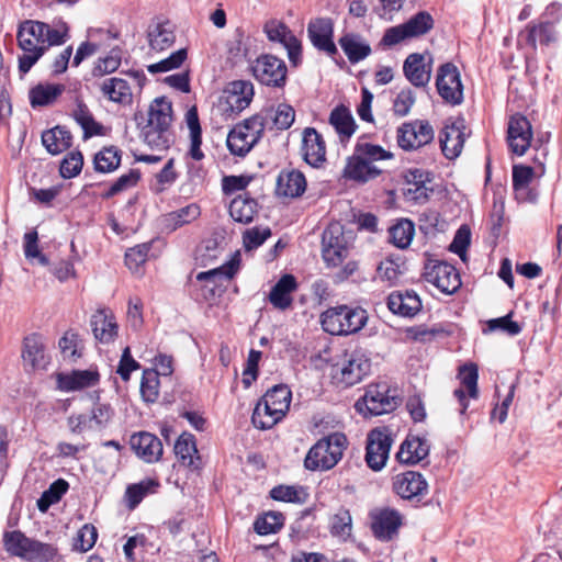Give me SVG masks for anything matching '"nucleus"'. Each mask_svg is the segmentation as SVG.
<instances>
[{"label":"nucleus","instance_id":"6e6d98bb","mask_svg":"<svg viewBox=\"0 0 562 562\" xmlns=\"http://www.w3.org/2000/svg\"><path fill=\"white\" fill-rule=\"evenodd\" d=\"M159 376L155 370L146 369L140 382V394L145 402L155 403L159 396Z\"/></svg>","mask_w":562,"mask_h":562},{"label":"nucleus","instance_id":"3c124183","mask_svg":"<svg viewBox=\"0 0 562 562\" xmlns=\"http://www.w3.org/2000/svg\"><path fill=\"white\" fill-rule=\"evenodd\" d=\"M266 402L277 407L283 414L290 408V403L292 398V392L289 386L284 384L274 385L263 395Z\"/></svg>","mask_w":562,"mask_h":562},{"label":"nucleus","instance_id":"603ef678","mask_svg":"<svg viewBox=\"0 0 562 562\" xmlns=\"http://www.w3.org/2000/svg\"><path fill=\"white\" fill-rule=\"evenodd\" d=\"M74 119L81 126L85 139L101 133L102 125L94 121L92 114L85 104H79L77 106L74 112Z\"/></svg>","mask_w":562,"mask_h":562},{"label":"nucleus","instance_id":"1a4fd4ad","mask_svg":"<svg viewBox=\"0 0 562 562\" xmlns=\"http://www.w3.org/2000/svg\"><path fill=\"white\" fill-rule=\"evenodd\" d=\"M434 139V128L428 121L404 123L397 130V143L404 150L417 149Z\"/></svg>","mask_w":562,"mask_h":562},{"label":"nucleus","instance_id":"5fc2aeb1","mask_svg":"<svg viewBox=\"0 0 562 562\" xmlns=\"http://www.w3.org/2000/svg\"><path fill=\"white\" fill-rule=\"evenodd\" d=\"M284 524V517L281 513L269 512L258 517L254 524V529L258 535H269L279 531Z\"/></svg>","mask_w":562,"mask_h":562},{"label":"nucleus","instance_id":"338daca9","mask_svg":"<svg viewBox=\"0 0 562 562\" xmlns=\"http://www.w3.org/2000/svg\"><path fill=\"white\" fill-rule=\"evenodd\" d=\"M471 243V231L467 225L460 226L457 231L452 243L449 246V250L458 255L460 259L465 262L467 249Z\"/></svg>","mask_w":562,"mask_h":562},{"label":"nucleus","instance_id":"f704fd0d","mask_svg":"<svg viewBox=\"0 0 562 562\" xmlns=\"http://www.w3.org/2000/svg\"><path fill=\"white\" fill-rule=\"evenodd\" d=\"M72 136L63 126H56L42 134V144L52 155H58L71 146Z\"/></svg>","mask_w":562,"mask_h":562},{"label":"nucleus","instance_id":"2f4dec72","mask_svg":"<svg viewBox=\"0 0 562 562\" xmlns=\"http://www.w3.org/2000/svg\"><path fill=\"white\" fill-rule=\"evenodd\" d=\"M22 358L26 366L32 369H44L48 363L45 357V346L42 337L32 334L24 338Z\"/></svg>","mask_w":562,"mask_h":562},{"label":"nucleus","instance_id":"4d7b16f0","mask_svg":"<svg viewBox=\"0 0 562 562\" xmlns=\"http://www.w3.org/2000/svg\"><path fill=\"white\" fill-rule=\"evenodd\" d=\"M353 151L370 165L393 157L392 153L385 150L383 147L364 142H358Z\"/></svg>","mask_w":562,"mask_h":562},{"label":"nucleus","instance_id":"6ab92c4d","mask_svg":"<svg viewBox=\"0 0 562 562\" xmlns=\"http://www.w3.org/2000/svg\"><path fill=\"white\" fill-rule=\"evenodd\" d=\"M334 24L329 18H317L312 20L307 26V34L312 44L327 55L337 54V47L333 41Z\"/></svg>","mask_w":562,"mask_h":562},{"label":"nucleus","instance_id":"864d4df0","mask_svg":"<svg viewBox=\"0 0 562 562\" xmlns=\"http://www.w3.org/2000/svg\"><path fill=\"white\" fill-rule=\"evenodd\" d=\"M200 214L201 211L199 205L195 203H191L177 211L170 212L167 215L166 221L168 222L172 229H176L180 226L193 222L200 216Z\"/></svg>","mask_w":562,"mask_h":562},{"label":"nucleus","instance_id":"bb28decb","mask_svg":"<svg viewBox=\"0 0 562 562\" xmlns=\"http://www.w3.org/2000/svg\"><path fill=\"white\" fill-rule=\"evenodd\" d=\"M297 289V282L294 276L284 274L272 286L269 293V302L273 307L285 311L293 303L292 293Z\"/></svg>","mask_w":562,"mask_h":562},{"label":"nucleus","instance_id":"f3484780","mask_svg":"<svg viewBox=\"0 0 562 562\" xmlns=\"http://www.w3.org/2000/svg\"><path fill=\"white\" fill-rule=\"evenodd\" d=\"M393 490L403 499L419 501L428 490L425 477L416 471H406L393 477Z\"/></svg>","mask_w":562,"mask_h":562},{"label":"nucleus","instance_id":"dca6fc26","mask_svg":"<svg viewBox=\"0 0 562 562\" xmlns=\"http://www.w3.org/2000/svg\"><path fill=\"white\" fill-rule=\"evenodd\" d=\"M432 57L429 54H409L403 65L406 79L416 88L426 87L431 79Z\"/></svg>","mask_w":562,"mask_h":562},{"label":"nucleus","instance_id":"49530a36","mask_svg":"<svg viewBox=\"0 0 562 562\" xmlns=\"http://www.w3.org/2000/svg\"><path fill=\"white\" fill-rule=\"evenodd\" d=\"M31 540L20 530L7 531L3 535V544L7 552L23 560H25L29 552Z\"/></svg>","mask_w":562,"mask_h":562},{"label":"nucleus","instance_id":"b1692460","mask_svg":"<svg viewBox=\"0 0 562 562\" xmlns=\"http://www.w3.org/2000/svg\"><path fill=\"white\" fill-rule=\"evenodd\" d=\"M94 338L101 344L113 342L117 337L119 326L114 315L108 310L97 311L90 319Z\"/></svg>","mask_w":562,"mask_h":562},{"label":"nucleus","instance_id":"4c0bfd02","mask_svg":"<svg viewBox=\"0 0 562 562\" xmlns=\"http://www.w3.org/2000/svg\"><path fill=\"white\" fill-rule=\"evenodd\" d=\"M284 416L285 414H283L277 407L266 402L265 398L262 397L260 402L256 405L251 419L256 427L260 429H270Z\"/></svg>","mask_w":562,"mask_h":562},{"label":"nucleus","instance_id":"5701e85b","mask_svg":"<svg viewBox=\"0 0 562 562\" xmlns=\"http://www.w3.org/2000/svg\"><path fill=\"white\" fill-rule=\"evenodd\" d=\"M44 31L46 23L33 20L22 22L18 31V42L22 50L43 49L46 50L44 43Z\"/></svg>","mask_w":562,"mask_h":562},{"label":"nucleus","instance_id":"2eb2a0df","mask_svg":"<svg viewBox=\"0 0 562 562\" xmlns=\"http://www.w3.org/2000/svg\"><path fill=\"white\" fill-rule=\"evenodd\" d=\"M465 121L462 117L445 124L439 142L446 158L454 159L461 154L465 142Z\"/></svg>","mask_w":562,"mask_h":562},{"label":"nucleus","instance_id":"a211bd4d","mask_svg":"<svg viewBox=\"0 0 562 562\" xmlns=\"http://www.w3.org/2000/svg\"><path fill=\"white\" fill-rule=\"evenodd\" d=\"M507 140L512 151L522 156L530 146L532 138L531 124L527 117L516 114L508 123Z\"/></svg>","mask_w":562,"mask_h":562},{"label":"nucleus","instance_id":"e433bc0d","mask_svg":"<svg viewBox=\"0 0 562 562\" xmlns=\"http://www.w3.org/2000/svg\"><path fill=\"white\" fill-rule=\"evenodd\" d=\"M172 122V104L165 98H156L148 110V122L146 125L170 128Z\"/></svg>","mask_w":562,"mask_h":562},{"label":"nucleus","instance_id":"0eeeda50","mask_svg":"<svg viewBox=\"0 0 562 562\" xmlns=\"http://www.w3.org/2000/svg\"><path fill=\"white\" fill-rule=\"evenodd\" d=\"M436 88L446 103L459 105L463 102V85L460 71L452 63L442 64L438 68Z\"/></svg>","mask_w":562,"mask_h":562},{"label":"nucleus","instance_id":"37998d69","mask_svg":"<svg viewBox=\"0 0 562 562\" xmlns=\"http://www.w3.org/2000/svg\"><path fill=\"white\" fill-rule=\"evenodd\" d=\"M144 142L153 149H168L172 143V132L170 128L145 125L143 128Z\"/></svg>","mask_w":562,"mask_h":562},{"label":"nucleus","instance_id":"bf43d9fd","mask_svg":"<svg viewBox=\"0 0 562 562\" xmlns=\"http://www.w3.org/2000/svg\"><path fill=\"white\" fill-rule=\"evenodd\" d=\"M154 486H158V483L154 480H144L137 484L128 485L125 492L128 508L134 509Z\"/></svg>","mask_w":562,"mask_h":562},{"label":"nucleus","instance_id":"39448f33","mask_svg":"<svg viewBox=\"0 0 562 562\" xmlns=\"http://www.w3.org/2000/svg\"><path fill=\"white\" fill-rule=\"evenodd\" d=\"M434 18L427 11H419L411 16L405 23L389 27L381 40V44L392 47L405 40L420 37L432 30Z\"/></svg>","mask_w":562,"mask_h":562},{"label":"nucleus","instance_id":"423d86ee","mask_svg":"<svg viewBox=\"0 0 562 562\" xmlns=\"http://www.w3.org/2000/svg\"><path fill=\"white\" fill-rule=\"evenodd\" d=\"M254 77L262 85L282 88L286 82L285 63L272 55H261L251 65Z\"/></svg>","mask_w":562,"mask_h":562},{"label":"nucleus","instance_id":"4468645a","mask_svg":"<svg viewBox=\"0 0 562 562\" xmlns=\"http://www.w3.org/2000/svg\"><path fill=\"white\" fill-rule=\"evenodd\" d=\"M265 32L270 41L279 42L284 46L289 60L294 67L300 65L302 56L301 42L285 24L274 20L269 21L265 25Z\"/></svg>","mask_w":562,"mask_h":562},{"label":"nucleus","instance_id":"9d476101","mask_svg":"<svg viewBox=\"0 0 562 562\" xmlns=\"http://www.w3.org/2000/svg\"><path fill=\"white\" fill-rule=\"evenodd\" d=\"M370 517L372 532L380 541L393 540L403 525L402 514L390 507L375 509Z\"/></svg>","mask_w":562,"mask_h":562},{"label":"nucleus","instance_id":"9b49d317","mask_svg":"<svg viewBox=\"0 0 562 562\" xmlns=\"http://www.w3.org/2000/svg\"><path fill=\"white\" fill-rule=\"evenodd\" d=\"M350 247L341 227H328L323 234V259L328 266L337 267L349 257Z\"/></svg>","mask_w":562,"mask_h":562},{"label":"nucleus","instance_id":"72a5a7b5","mask_svg":"<svg viewBox=\"0 0 562 562\" xmlns=\"http://www.w3.org/2000/svg\"><path fill=\"white\" fill-rule=\"evenodd\" d=\"M148 42L151 49L161 52L169 48L176 40L170 22H156L148 29Z\"/></svg>","mask_w":562,"mask_h":562},{"label":"nucleus","instance_id":"c756f323","mask_svg":"<svg viewBox=\"0 0 562 562\" xmlns=\"http://www.w3.org/2000/svg\"><path fill=\"white\" fill-rule=\"evenodd\" d=\"M306 180L297 170L281 171L277 179L276 191L279 195L297 198L305 192Z\"/></svg>","mask_w":562,"mask_h":562},{"label":"nucleus","instance_id":"c03bdc74","mask_svg":"<svg viewBox=\"0 0 562 562\" xmlns=\"http://www.w3.org/2000/svg\"><path fill=\"white\" fill-rule=\"evenodd\" d=\"M175 453L182 465L192 468L198 454L194 436L183 432L175 443Z\"/></svg>","mask_w":562,"mask_h":562},{"label":"nucleus","instance_id":"052dcab7","mask_svg":"<svg viewBox=\"0 0 562 562\" xmlns=\"http://www.w3.org/2000/svg\"><path fill=\"white\" fill-rule=\"evenodd\" d=\"M188 53L186 48H180L173 52L169 57L147 66L150 74L167 72L172 69L179 68L187 59Z\"/></svg>","mask_w":562,"mask_h":562},{"label":"nucleus","instance_id":"ddd939ff","mask_svg":"<svg viewBox=\"0 0 562 562\" xmlns=\"http://www.w3.org/2000/svg\"><path fill=\"white\" fill-rule=\"evenodd\" d=\"M393 439L386 429H373L368 435L366 461L370 469L380 471L389 458Z\"/></svg>","mask_w":562,"mask_h":562},{"label":"nucleus","instance_id":"0e129e2a","mask_svg":"<svg viewBox=\"0 0 562 562\" xmlns=\"http://www.w3.org/2000/svg\"><path fill=\"white\" fill-rule=\"evenodd\" d=\"M83 166V157L80 151H70L60 164V176L70 179L80 173Z\"/></svg>","mask_w":562,"mask_h":562},{"label":"nucleus","instance_id":"aec40b11","mask_svg":"<svg viewBox=\"0 0 562 562\" xmlns=\"http://www.w3.org/2000/svg\"><path fill=\"white\" fill-rule=\"evenodd\" d=\"M340 381L347 386L359 383L371 371V360L361 350L352 351L340 367Z\"/></svg>","mask_w":562,"mask_h":562},{"label":"nucleus","instance_id":"473e14b6","mask_svg":"<svg viewBox=\"0 0 562 562\" xmlns=\"http://www.w3.org/2000/svg\"><path fill=\"white\" fill-rule=\"evenodd\" d=\"M339 45L351 64H357L371 54L369 43L359 34H345L339 38Z\"/></svg>","mask_w":562,"mask_h":562},{"label":"nucleus","instance_id":"e2e57ef3","mask_svg":"<svg viewBox=\"0 0 562 562\" xmlns=\"http://www.w3.org/2000/svg\"><path fill=\"white\" fill-rule=\"evenodd\" d=\"M512 314L513 313H509L503 317L488 319L483 333L487 334L495 330H502L507 333L509 336H517L521 331V327L517 322H513L510 319Z\"/></svg>","mask_w":562,"mask_h":562},{"label":"nucleus","instance_id":"f257e3e1","mask_svg":"<svg viewBox=\"0 0 562 562\" xmlns=\"http://www.w3.org/2000/svg\"><path fill=\"white\" fill-rule=\"evenodd\" d=\"M348 440L342 432H334L319 439L307 452L304 465L307 470H329L342 458Z\"/></svg>","mask_w":562,"mask_h":562},{"label":"nucleus","instance_id":"de8ad7c7","mask_svg":"<svg viewBox=\"0 0 562 562\" xmlns=\"http://www.w3.org/2000/svg\"><path fill=\"white\" fill-rule=\"evenodd\" d=\"M263 117L265 121L268 117L271 119L277 130L284 131L292 126L295 119V111L290 104L281 103L276 109L266 110Z\"/></svg>","mask_w":562,"mask_h":562},{"label":"nucleus","instance_id":"4be33fe9","mask_svg":"<svg viewBox=\"0 0 562 562\" xmlns=\"http://www.w3.org/2000/svg\"><path fill=\"white\" fill-rule=\"evenodd\" d=\"M302 151L304 160L312 167L318 168L326 160V146L322 135L314 127L303 132Z\"/></svg>","mask_w":562,"mask_h":562},{"label":"nucleus","instance_id":"58836bf2","mask_svg":"<svg viewBox=\"0 0 562 562\" xmlns=\"http://www.w3.org/2000/svg\"><path fill=\"white\" fill-rule=\"evenodd\" d=\"M100 88L103 95L113 102L127 104L132 101L130 85L122 78H108L101 83Z\"/></svg>","mask_w":562,"mask_h":562},{"label":"nucleus","instance_id":"412c9836","mask_svg":"<svg viewBox=\"0 0 562 562\" xmlns=\"http://www.w3.org/2000/svg\"><path fill=\"white\" fill-rule=\"evenodd\" d=\"M130 445L135 454L147 463L160 460L162 456L161 440L147 431H140L131 436Z\"/></svg>","mask_w":562,"mask_h":562},{"label":"nucleus","instance_id":"8fccbe9b","mask_svg":"<svg viewBox=\"0 0 562 562\" xmlns=\"http://www.w3.org/2000/svg\"><path fill=\"white\" fill-rule=\"evenodd\" d=\"M58 554V549L50 544L32 539L25 560L29 562H50Z\"/></svg>","mask_w":562,"mask_h":562},{"label":"nucleus","instance_id":"a18cd8bd","mask_svg":"<svg viewBox=\"0 0 562 562\" xmlns=\"http://www.w3.org/2000/svg\"><path fill=\"white\" fill-rule=\"evenodd\" d=\"M390 240L400 249L407 248L415 234V225L411 220L402 218L389 229Z\"/></svg>","mask_w":562,"mask_h":562},{"label":"nucleus","instance_id":"6e6552de","mask_svg":"<svg viewBox=\"0 0 562 562\" xmlns=\"http://www.w3.org/2000/svg\"><path fill=\"white\" fill-rule=\"evenodd\" d=\"M423 276L427 282L446 294H452L461 286L457 269L443 261L429 259L425 263Z\"/></svg>","mask_w":562,"mask_h":562},{"label":"nucleus","instance_id":"c9c22d12","mask_svg":"<svg viewBox=\"0 0 562 562\" xmlns=\"http://www.w3.org/2000/svg\"><path fill=\"white\" fill-rule=\"evenodd\" d=\"M258 211L257 201L247 195H238L229 203L231 217L241 224H249L254 221Z\"/></svg>","mask_w":562,"mask_h":562},{"label":"nucleus","instance_id":"f03ea898","mask_svg":"<svg viewBox=\"0 0 562 562\" xmlns=\"http://www.w3.org/2000/svg\"><path fill=\"white\" fill-rule=\"evenodd\" d=\"M266 128L263 112L236 124L226 138V146L234 156L244 158L262 138Z\"/></svg>","mask_w":562,"mask_h":562},{"label":"nucleus","instance_id":"774afa93","mask_svg":"<svg viewBox=\"0 0 562 562\" xmlns=\"http://www.w3.org/2000/svg\"><path fill=\"white\" fill-rule=\"evenodd\" d=\"M150 247V243H144L127 249L125 252V263L131 271H137L145 263Z\"/></svg>","mask_w":562,"mask_h":562},{"label":"nucleus","instance_id":"69168bd1","mask_svg":"<svg viewBox=\"0 0 562 562\" xmlns=\"http://www.w3.org/2000/svg\"><path fill=\"white\" fill-rule=\"evenodd\" d=\"M330 531L340 538L350 536L351 515L349 510L341 508L330 518Z\"/></svg>","mask_w":562,"mask_h":562},{"label":"nucleus","instance_id":"c85d7f7f","mask_svg":"<svg viewBox=\"0 0 562 562\" xmlns=\"http://www.w3.org/2000/svg\"><path fill=\"white\" fill-rule=\"evenodd\" d=\"M526 42L532 48H537V43L540 45H550L558 42L559 33L555 25L549 22H542L539 20L538 23L530 22L526 26Z\"/></svg>","mask_w":562,"mask_h":562},{"label":"nucleus","instance_id":"7ed1b4c3","mask_svg":"<svg viewBox=\"0 0 562 562\" xmlns=\"http://www.w3.org/2000/svg\"><path fill=\"white\" fill-rule=\"evenodd\" d=\"M368 321L367 311L361 307L339 305L322 313L323 329L330 335H350L359 331Z\"/></svg>","mask_w":562,"mask_h":562},{"label":"nucleus","instance_id":"393cba45","mask_svg":"<svg viewBox=\"0 0 562 562\" xmlns=\"http://www.w3.org/2000/svg\"><path fill=\"white\" fill-rule=\"evenodd\" d=\"M430 450L427 439L419 436H407L402 442L396 458L401 463L416 464L423 461Z\"/></svg>","mask_w":562,"mask_h":562},{"label":"nucleus","instance_id":"7c9ffc66","mask_svg":"<svg viewBox=\"0 0 562 562\" xmlns=\"http://www.w3.org/2000/svg\"><path fill=\"white\" fill-rule=\"evenodd\" d=\"M380 173L381 170L379 168L363 160L355 151L348 158L344 169L345 178L362 183L376 178Z\"/></svg>","mask_w":562,"mask_h":562},{"label":"nucleus","instance_id":"79ce46f5","mask_svg":"<svg viewBox=\"0 0 562 562\" xmlns=\"http://www.w3.org/2000/svg\"><path fill=\"white\" fill-rule=\"evenodd\" d=\"M329 122L339 134L341 140L349 139L355 133V120L345 106H339L333 110Z\"/></svg>","mask_w":562,"mask_h":562},{"label":"nucleus","instance_id":"a19ab883","mask_svg":"<svg viewBox=\"0 0 562 562\" xmlns=\"http://www.w3.org/2000/svg\"><path fill=\"white\" fill-rule=\"evenodd\" d=\"M122 150L116 146L103 147L94 155V169L101 173L116 170L121 164Z\"/></svg>","mask_w":562,"mask_h":562},{"label":"nucleus","instance_id":"ea45409f","mask_svg":"<svg viewBox=\"0 0 562 562\" xmlns=\"http://www.w3.org/2000/svg\"><path fill=\"white\" fill-rule=\"evenodd\" d=\"M64 90L63 85L40 83L30 90V103L33 108L49 105L56 101Z\"/></svg>","mask_w":562,"mask_h":562},{"label":"nucleus","instance_id":"20e7f679","mask_svg":"<svg viewBox=\"0 0 562 562\" xmlns=\"http://www.w3.org/2000/svg\"><path fill=\"white\" fill-rule=\"evenodd\" d=\"M254 85L248 80H235L225 87L216 109L225 121L235 120L254 99Z\"/></svg>","mask_w":562,"mask_h":562},{"label":"nucleus","instance_id":"680f3d73","mask_svg":"<svg viewBox=\"0 0 562 562\" xmlns=\"http://www.w3.org/2000/svg\"><path fill=\"white\" fill-rule=\"evenodd\" d=\"M459 379L461 381L462 386L468 391L469 396L472 398H476L479 395L477 367L474 363L462 366L459 370Z\"/></svg>","mask_w":562,"mask_h":562},{"label":"nucleus","instance_id":"cd10ccee","mask_svg":"<svg viewBox=\"0 0 562 562\" xmlns=\"http://www.w3.org/2000/svg\"><path fill=\"white\" fill-rule=\"evenodd\" d=\"M99 382V373L93 370H77L70 374L57 375L58 389L65 392L78 391L93 386Z\"/></svg>","mask_w":562,"mask_h":562},{"label":"nucleus","instance_id":"13d9d810","mask_svg":"<svg viewBox=\"0 0 562 562\" xmlns=\"http://www.w3.org/2000/svg\"><path fill=\"white\" fill-rule=\"evenodd\" d=\"M140 178V173L138 170L132 169L127 173L119 177L109 189L101 194L103 199H111L114 195L133 188L137 184Z\"/></svg>","mask_w":562,"mask_h":562},{"label":"nucleus","instance_id":"a878e982","mask_svg":"<svg viewBox=\"0 0 562 562\" xmlns=\"http://www.w3.org/2000/svg\"><path fill=\"white\" fill-rule=\"evenodd\" d=\"M389 310L396 315L412 317L422 308V301L414 291H395L387 297Z\"/></svg>","mask_w":562,"mask_h":562},{"label":"nucleus","instance_id":"f8f14e48","mask_svg":"<svg viewBox=\"0 0 562 562\" xmlns=\"http://www.w3.org/2000/svg\"><path fill=\"white\" fill-rule=\"evenodd\" d=\"M385 385H371L361 400L356 403L360 413L379 416L392 412L396 405V398L386 394Z\"/></svg>","mask_w":562,"mask_h":562},{"label":"nucleus","instance_id":"09e8293b","mask_svg":"<svg viewBox=\"0 0 562 562\" xmlns=\"http://www.w3.org/2000/svg\"><path fill=\"white\" fill-rule=\"evenodd\" d=\"M69 484L63 479L53 482L48 490L44 491L37 499V508L40 512L45 513L48 508L58 503L63 495L68 491Z\"/></svg>","mask_w":562,"mask_h":562}]
</instances>
